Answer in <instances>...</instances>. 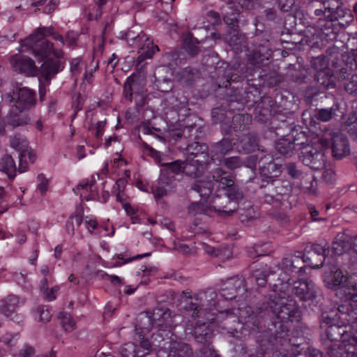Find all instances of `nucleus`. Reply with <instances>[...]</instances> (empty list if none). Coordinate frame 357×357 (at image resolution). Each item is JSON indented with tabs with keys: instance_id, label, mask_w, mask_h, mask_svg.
<instances>
[{
	"instance_id": "obj_30",
	"label": "nucleus",
	"mask_w": 357,
	"mask_h": 357,
	"mask_svg": "<svg viewBox=\"0 0 357 357\" xmlns=\"http://www.w3.org/2000/svg\"><path fill=\"white\" fill-rule=\"evenodd\" d=\"M212 334V329L206 323L197 324L192 333L195 341L204 345L209 343L208 340L211 338Z\"/></svg>"
},
{
	"instance_id": "obj_3",
	"label": "nucleus",
	"mask_w": 357,
	"mask_h": 357,
	"mask_svg": "<svg viewBox=\"0 0 357 357\" xmlns=\"http://www.w3.org/2000/svg\"><path fill=\"white\" fill-rule=\"evenodd\" d=\"M321 143L322 146L331 148L332 155L335 159H342L350 153L349 140L338 128L324 127Z\"/></svg>"
},
{
	"instance_id": "obj_23",
	"label": "nucleus",
	"mask_w": 357,
	"mask_h": 357,
	"mask_svg": "<svg viewBox=\"0 0 357 357\" xmlns=\"http://www.w3.org/2000/svg\"><path fill=\"white\" fill-rule=\"evenodd\" d=\"M227 43L235 52H249L247 38L236 30L230 31L227 37Z\"/></svg>"
},
{
	"instance_id": "obj_57",
	"label": "nucleus",
	"mask_w": 357,
	"mask_h": 357,
	"mask_svg": "<svg viewBox=\"0 0 357 357\" xmlns=\"http://www.w3.org/2000/svg\"><path fill=\"white\" fill-rule=\"evenodd\" d=\"M344 357H357V344L350 342L349 339L342 341Z\"/></svg>"
},
{
	"instance_id": "obj_20",
	"label": "nucleus",
	"mask_w": 357,
	"mask_h": 357,
	"mask_svg": "<svg viewBox=\"0 0 357 357\" xmlns=\"http://www.w3.org/2000/svg\"><path fill=\"white\" fill-rule=\"evenodd\" d=\"M186 153L193 158H197L195 160L199 164H204L208 161L210 158V152L208 153V147L205 143H199L194 142L189 144L186 148Z\"/></svg>"
},
{
	"instance_id": "obj_44",
	"label": "nucleus",
	"mask_w": 357,
	"mask_h": 357,
	"mask_svg": "<svg viewBox=\"0 0 357 357\" xmlns=\"http://www.w3.org/2000/svg\"><path fill=\"white\" fill-rule=\"evenodd\" d=\"M273 273L269 268H264L262 270L255 269L252 271V278L255 280L259 287H264L267 283V277Z\"/></svg>"
},
{
	"instance_id": "obj_25",
	"label": "nucleus",
	"mask_w": 357,
	"mask_h": 357,
	"mask_svg": "<svg viewBox=\"0 0 357 357\" xmlns=\"http://www.w3.org/2000/svg\"><path fill=\"white\" fill-rule=\"evenodd\" d=\"M314 80L319 90L321 91L333 89L336 86L333 74L331 69L318 70L314 75Z\"/></svg>"
},
{
	"instance_id": "obj_11",
	"label": "nucleus",
	"mask_w": 357,
	"mask_h": 357,
	"mask_svg": "<svg viewBox=\"0 0 357 357\" xmlns=\"http://www.w3.org/2000/svg\"><path fill=\"white\" fill-rule=\"evenodd\" d=\"M305 252L307 254L306 257L307 260L314 261L316 257L319 258V264L312 262V266L317 268L326 266L329 270L333 271V268H331V261H334V259L328 257L330 252L328 246L326 247L319 244H313L311 245L310 250H305Z\"/></svg>"
},
{
	"instance_id": "obj_8",
	"label": "nucleus",
	"mask_w": 357,
	"mask_h": 357,
	"mask_svg": "<svg viewBox=\"0 0 357 357\" xmlns=\"http://www.w3.org/2000/svg\"><path fill=\"white\" fill-rule=\"evenodd\" d=\"M291 292L301 301H310L317 298L318 289L311 280L302 279L293 283Z\"/></svg>"
},
{
	"instance_id": "obj_37",
	"label": "nucleus",
	"mask_w": 357,
	"mask_h": 357,
	"mask_svg": "<svg viewBox=\"0 0 357 357\" xmlns=\"http://www.w3.org/2000/svg\"><path fill=\"white\" fill-rule=\"evenodd\" d=\"M273 100L270 97H264L261 100L257 102L255 111L262 117L261 120L266 119L271 114V107Z\"/></svg>"
},
{
	"instance_id": "obj_43",
	"label": "nucleus",
	"mask_w": 357,
	"mask_h": 357,
	"mask_svg": "<svg viewBox=\"0 0 357 357\" xmlns=\"http://www.w3.org/2000/svg\"><path fill=\"white\" fill-rule=\"evenodd\" d=\"M199 41L191 34L186 36L183 40V47L185 51L191 56H195L199 52V47L197 46Z\"/></svg>"
},
{
	"instance_id": "obj_15",
	"label": "nucleus",
	"mask_w": 357,
	"mask_h": 357,
	"mask_svg": "<svg viewBox=\"0 0 357 357\" xmlns=\"http://www.w3.org/2000/svg\"><path fill=\"white\" fill-rule=\"evenodd\" d=\"M267 169L268 174H264L266 178H274L280 176L281 172L284 171L289 176L292 178H298L302 176V172L298 169L296 164L289 162L284 164L283 166H278L275 163L270 162L268 163Z\"/></svg>"
},
{
	"instance_id": "obj_40",
	"label": "nucleus",
	"mask_w": 357,
	"mask_h": 357,
	"mask_svg": "<svg viewBox=\"0 0 357 357\" xmlns=\"http://www.w3.org/2000/svg\"><path fill=\"white\" fill-rule=\"evenodd\" d=\"M334 9L333 10H328L329 11V14L327 15V19L330 22L337 21L340 19L345 17L347 15H348V17L351 20L353 19L352 16V12L349 10L345 9L343 8L342 2L340 3V6L336 7H333Z\"/></svg>"
},
{
	"instance_id": "obj_62",
	"label": "nucleus",
	"mask_w": 357,
	"mask_h": 357,
	"mask_svg": "<svg viewBox=\"0 0 357 357\" xmlns=\"http://www.w3.org/2000/svg\"><path fill=\"white\" fill-rule=\"evenodd\" d=\"M38 315L39 321L46 323L49 321L52 317V314L47 307L38 306L36 310Z\"/></svg>"
},
{
	"instance_id": "obj_46",
	"label": "nucleus",
	"mask_w": 357,
	"mask_h": 357,
	"mask_svg": "<svg viewBox=\"0 0 357 357\" xmlns=\"http://www.w3.org/2000/svg\"><path fill=\"white\" fill-rule=\"evenodd\" d=\"M229 4L230 5L228 7L229 11H227L225 13L223 20L226 24L235 26L237 25L238 23L239 10L236 6L233 5V3H229Z\"/></svg>"
},
{
	"instance_id": "obj_14",
	"label": "nucleus",
	"mask_w": 357,
	"mask_h": 357,
	"mask_svg": "<svg viewBox=\"0 0 357 357\" xmlns=\"http://www.w3.org/2000/svg\"><path fill=\"white\" fill-rule=\"evenodd\" d=\"M331 66L334 68V73L339 82H343L349 79L351 76V72L354 68L350 64H347L344 61V54L332 56Z\"/></svg>"
},
{
	"instance_id": "obj_50",
	"label": "nucleus",
	"mask_w": 357,
	"mask_h": 357,
	"mask_svg": "<svg viewBox=\"0 0 357 357\" xmlns=\"http://www.w3.org/2000/svg\"><path fill=\"white\" fill-rule=\"evenodd\" d=\"M59 318L61 319V326L66 331L71 332L75 329V322L70 314L61 312Z\"/></svg>"
},
{
	"instance_id": "obj_56",
	"label": "nucleus",
	"mask_w": 357,
	"mask_h": 357,
	"mask_svg": "<svg viewBox=\"0 0 357 357\" xmlns=\"http://www.w3.org/2000/svg\"><path fill=\"white\" fill-rule=\"evenodd\" d=\"M298 261L299 259H295L292 256L285 257L282 260V268L285 271L294 272L297 268H299L298 266Z\"/></svg>"
},
{
	"instance_id": "obj_51",
	"label": "nucleus",
	"mask_w": 357,
	"mask_h": 357,
	"mask_svg": "<svg viewBox=\"0 0 357 357\" xmlns=\"http://www.w3.org/2000/svg\"><path fill=\"white\" fill-rule=\"evenodd\" d=\"M344 90L351 96L357 98V73L351 75L349 79L344 80Z\"/></svg>"
},
{
	"instance_id": "obj_54",
	"label": "nucleus",
	"mask_w": 357,
	"mask_h": 357,
	"mask_svg": "<svg viewBox=\"0 0 357 357\" xmlns=\"http://www.w3.org/2000/svg\"><path fill=\"white\" fill-rule=\"evenodd\" d=\"M82 222V216L79 214H75L70 216L66 223V231L68 234L74 235L75 227H79Z\"/></svg>"
},
{
	"instance_id": "obj_48",
	"label": "nucleus",
	"mask_w": 357,
	"mask_h": 357,
	"mask_svg": "<svg viewBox=\"0 0 357 357\" xmlns=\"http://www.w3.org/2000/svg\"><path fill=\"white\" fill-rule=\"evenodd\" d=\"M336 317L337 314H334L333 312H322L319 319L321 328L326 330V328H328L331 325H334L338 322V319Z\"/></svg>"
},
{
	"instance_id": "obj_18",
	"label": "nucleus",
	"mask_w": 357,
	"mask_h": 357,
	"mask_svg": "<svg viewBox=\"0 0 357 357\" xmlns=\"http://www.w3.org/2000/svg\"><path fill=\"white\" fill-rule=\"evenodd\" d=\"M234 143L229 138H223L220 141L211 145L210 150V158L211 160L221 161L224 157L232 151Z\"/></svg>"
},
{
	"instance_id": "obj_16",
	"label": "nucleus",
	"mask_w": 357,
	"mask_h": 357,
	"mask_svg": "<svg viewBox=\"0 0 357 357\" xmlns=\"http://www.w3.org/2000/svg\"><path fill=\"white\" fill-rule=\"evenodd\" d=\"M337 263L338 262L331 261V268H333V271H330L331 273H333V276L330 281L327 282V287L330 289H335L342 284L348 282L347 278L350 275L347 272V269H349L348 267L342 268V261L340 266H337Z\"/></svg>"
},
{
	"instance_id": "obj_7",
	"label": "nucleus",
	"mask_w": 357,
	"mask_h": 357,
	"mask_svg": "<svg viewBox=\"0 0 357 357\" xmlns=\"http://www.w3.org/2000/svg\"><path fill=\"white\" fill-rule=\"evenodd\" d=\"M299 158L301 162L312 169H319L325 164V153L321 146L313 144H301Z\"/></svg>"
},
{
	"instance_id": "obj_61",
	"label": "nucleus",
	"mask_w": 357,
	"mask_h": 357,
	"mask_svg": "<svg viewBox=\"0 0 357 357\" xmlns=\"http://www.w3.org/2000/svg\"><path fill=\"white\" fill-rule=\"evenodd\" d=\"M328 62L324 55H320L317 57L313 58L311 61V66L317 72L318 70H324V69H329L327 68Z\"/></svg>"
},
{
	"instance_id": "obj_19",
	"label": "nucleus",
	"mask_w": 357,
	"mask_h": 357,
	"mask_svg": "<svg viewBox=\"0 0 357 357\" xmlns=\"http://www.w3.org/2000/svg\"><path fill=\"white\" fill-rule=\"evenodd\" d=\"M29 109H21L17 107L10 106V110L7 116V122L13 128L24 126L30 123Z\"/></svg>"
},
{
	"instance_id": "obj_24",
	"label": "nucleus",
	"mask_w": 357,
	"mask_h": 357,
	"mask_svg": "<svg viewBox=\"0 0 357 357\" xmlns=\"http://www.w3.org/2000/svg\"><path fill=\"white\" fill-rule=\"evenodd\" d=\"M351 248V242L344 234L337 235L335 241L333 243L331 250L332 252L337 255L336 259H334L335 262H342L341 257L347 253Z\"/></svg>"
},
{
	"instance_id": "obj_31",
	"label": "nucleus",
	"mask_w": 357,
	"mask_h": 357,
	"mask_svg": "<svg viewBox=\"0 0 357 357\" xmlns=\"http://www.w3.org/2000/svg\"><path fill=\"white\" fill-rule=\"evenodd\" d=\"M335 295L345 302H357L356 289L349 285L348 282L342 284L335 289Z\"/></svg>"
},
{
	"instance_id": "obj_22",
	"label": "nucleus",
	"mask_w": 357,
	"mask_h": 357,
	"mask_svg": "<svg viewBox=\"0 0 357 357\" xmlns=\"http://www.w3.org/2000/svg\"><path fill=\"white\" fill-rule=\"evenodd\" d=\"M338 313L336 314L340 323L347 326L357 322V312L350 302H345L337 307Z\"/></svg>"
},
{
	"instance_id": "obj_35",
	"label": "nucleus",
	"mask_w": 357,
	"mask_h": 357,
	"mask_svg": "<svg viewBox=\"0 0 357 357\" xmlns=\"http://www.w3.org/2000/svg\"><path fill=\"white\" fill-rule=\"evenodd\" d=\"M214 185L211 180H196L192 189L197 191L202 197H208L213 191Z\"/></svg>"
},
{
	"instance_id": "obj_59",
	"label": "nucleus",
	"mask_w": 357,
	"mask_h": 357,
	"mask_svg": "<svg viewBox=\"0 0 357 357\" xmlns=\"http://www.w3.org/2000/svg\"><path fill=\"white\" fill-rule=\"evenodd\" d=\"M137 346L131 342L124 344L120 349V354L122 357H136Z\"/></svg>"
},
{
	"instance_id": "obj_21",
	"label": "nucleus",
	"mask_w": 357,
	"mask_h": 357,
	"mask_svg": "<svg viewBox=\"0 0 357 357\" xmlns=\"http://www.w3.org/2000/svg\"><path fill=\"white\" fill-rule=\"evenodd\" d=\"M339 321L335 324L334 325H331L328 328H326L324 335L325 337H322V339L326 340L328 342H335L339 340L344 341V340H347V336H349V333L347 330L348 326L340 323Z\"/></svg>"
},
{
	"instance_id": "obj_58",
	"label": "nucleus",
	"mask_w": 357,
	"mask_h": 357,
	"mask_svg": "<svg viewBox=\"0 0 357 357\" xmlns=\"http://www.w3.org/2000/svg\"><path fill=\"white\" fill-rule=\"evenodd\" d=\"M11 146L20 151V153L28 147L26 140L20 135H15L10 140Z\"/></svg>"
},
{
	"instance_id": "obj_12",
	"label": "nucleus",
	"mask_w": 357,
	"mask_h": 357,
	"mask_svg": "<svg viewBox=\"0 0 357 357\" xmlns=\"http://www.w3.org/2000/svg\"><path fill=\"white\" fill-rule=\"evenodd\" d=\"M10 63L14 70L28 76L36 75L38 73L34 61L28 56L16 54L12 56Z\"/></svg>"
},
{
	"instance_id": "obj_17",
	"label": "nucleus",
	"mask_w": 357,
	"mask_h": 357,
	"mask_svg": "<svg viewBox=\"0 0 357 357\" xmlns=\"http://www.w3.org/2000/svg\"><path fill=\"white\" fill-rule=\"evenodd\" d=\"M59 58L49 59L44 61L40 67V77L39 78L40 82L43 84H49L50 79L57 74L61 68V61Z\"/></svg>"
},
{
	"instance_id": "obj_32",
	"label": "nucleus",
	"mask_w": 357,
	"mask_h": 357,
	"mask_svg": "<svg viewBox=\"0 0 357 357\" xmlns=\"http://www.w3.org/2000/svg\"><path fill=\"white\" fill-rule=\"evenodd\" d=\"M296 145L300 144L291 139L282 138L275 142V149L279 154L288 157L293 154Z\"/></svg>"
},
{
	"instance_id": "obj_64",
	"label": "nucleus",
	"mask_w": 357,
	"mask_h": 357,
	"mask_svg": "<svg viewBox=\"0 0 357 357\" xmlns=\"http://www.w3.org/2000/svg\"><path fill=\"white\" fill-rule=\"evenodd\" d=\"M199 352L201 357H220L216 351L210 345V343L203 345Z\"/></svg>"
},
{
	"instance_id": "obj_53",
	"label": "nucleus",
	"mask_w": 357,
	"mask_h": 357,
	"mask_svg": "<svg viewBox=\"0 0 357 357\" xmlns=\"http://www.w3.org/2000/svg\"><path fill=\"white\" fill-rule=\"evenodd\" d=\"M298 187L303 191L304 193L316 195L317 191V183L316 180H303Z\"/></svg>"
},
{
	"instance_id": "obj_39",
	"label": "nucleus",
	"mask_w": 357,
	"mask_h": 357,
	"mask_svg": "<svg viewBox=\"0 0 357 357\" xmlns=\"http://www.w3.org/2000/svg\"><path fill=\"white\" fill-rule=\"evenodd\" d=\"M252 121V116L248 114H237L232 118V125L231 128L234 132L243 130L245 126Z\"/></svg>"
},
{
	"instance_id": "obj_52",
	"label": "nucleus",
	"mask_w": 357,
	"mask_h": 357,
	"mask_svg": "<svg viewBox=\"0 0 357 357\" xmlns=\"http://www.w3.org/2000/svg\"><path fill=\"white\" fill-rule=\"evenodd\" d=\"M341 261H343L342 268L348 267L349 269H351L357 264V251L350 250L341 257Z\"/></svg>"
},
{
	"instance_id": "obj_4",
	"label": "nucleus",
	"mask_w": 357,
	"mask_h": 357,
	"mask_svg": "<svg viewBox=\"0 0 357 357\" xmlns=\"http://www.w3.org/2000/svg\"><path fill=\"white\" fill-rule=\"evenodd\" d=\"M5 100L10 106L29 110L35 107L37 102L36 92L22 84H16L12 92L6 93Z\"/></svg>"
},
{
	"instance_id": "obj_38",
	"label": "nucleus",
	"mask_w": 357,
	"mask_h": 357,
	"mask_svg": "<svg viewBox=\"0 0 357 357\" xmlns=\"http://www.w3.org/2000/svg\"><path fill=\"white\" fill-rule=\"evenodd\" d=\"M202 164L183 161L182 174L186 176L198 178L202 174Z\"/></svg>"
},
{
	"instance_id": "obj_13",
	"label": "nucleus",
	"mask_w": 357,
	"mask_h": 357,
	"mask_svg": "<svg viewBox=\"0 0 357 357\" xmlns=\"http://www.w3.org/2000/svg\"><path fill=\"white\" fill-rule=\"evenodd\" d=\"M272 55L271 49L264 45H259L256 49L247 54L248 64L259 68L261 65L268 63Z\"/></svg>"
},
{
	"instance_id": "obj_60",
	"label": "nucleus",
	"mask_w": 357,
	"mask_h": 357,
	"mask_svg": "<svg viewBox=\"0 0 357 357\" xmlns=\"http://www.w3.org/2000/svg\"><path fill=\"white\" fill-rule=\"evenodd\" d=\"M288 180H282V185L276 187L277 197H280V199L284 203L289 197V192L291 190V186L289 185Z\"/></svg>"
},
{
	"instance_id": "obj_42",
	"label": "nucleus",
	"mask_w": 357,
	"mask_h": 357,
	"mask_svg": "<svg viewBox=\"0 0 357 357\" xmlns=\"http://www.w3.org/2000/svg\"><path fill=\"white\" fill-rule=\"evenodd\" d=\"M213 211L211 204L208 206L204 202H192L188 208V213L191 215H196L198 214H206Z\"/></svg>"
},
{
	"instance_id": "obj_29",
	"label": "nucleus",
	"mask_w": 357,
	"mask_h": 357,
	"mask_svg": "<svg viewBox=\"0 0 357 357\" xmlns=\"http://www.w3.org/2000/svg\"><path fill=\"white\" fill-rule=\"evenodd\" d=\"M20 304V298L15 295H8L0 300V312L10 317L16 312Z\"/></svg>"
},
{
	"instance_id": "obj_49",
	"label": "nucleus",
	"mask_w": 357,
	"mask_h": 357,
	"mask_svg": "<svg viewBox=\"0 0 357 357\" xmlns=\"http://www.w3.org/2000/svg\"><path fill=\"white\" fill-rule=\"evenodd\" d=\"M226 98L229 102H238L243 104V93L242 89H226Z\"/></svg>"
},
{
	"instance_id": "obj_36",
	"label": "nucleus",
	"mask_w": 357,
	"mask_h": 357,
	"mask_svg": "<svg viewBox=\"0 0 357 357\" xmlns=\"http://www.w3.org/2000/svg\"><path fill=\"white\" fill-rule=\"evenodd\" d=\"M0 171L5 172L9 178H14L16 172L18 171L10 155H6L1 158L0 161Z\"/></svg>"
},
{
	"instance_id": "obj_41",
	"label": "nucleus",
	"mask_w": 357,
	"mask_h": 357,
	"mask_svg": "<svg viewBox=\"0 0 357 357\" xmlns=\"http://www.w3.org/2000/svg\"><path fill=\"white\" fill-rule=\"evenodd\" d=\"M322 344L325 346L329 357H344L342 342L339 344L335 342L329 343L322 339Z\"/></svg>"
},
{
	"instance_id": "obj_34",
	"label": "nucleus",
	"mask_w": 357,
	"mask_h": 357,
	"mask_svg": "<svg viewBox=\"0 0 357 357\" xmlns=\"http://www.w3.org/2000/svg\"><path fill=\"white\" fill-rule=\"evenodd\" d=\"M203 249L209 255L213 257L220 258L222 260L229 259L231 255V252L228 247L218 246L212 247L206 243L202 244Z\"/></svg>"
},
{
	"instance_id": "obj_63",
	"label": "nucleus",
	"mask_w": 357,
	"mask_h": 357,
	"mask_svg": "<svg viewBox=\"0 0 357 357\" xmlns=\"http://www.w3.org/2000/svg\"><path fill=\"white\" fill-rule=\"evenodd\" d=\"M225 165L229 169H234L242 166L243 161L238 156L229 157L224 159Z\"/></svg>"
},
{
	"instance_id": "obj_6",
	"label": "nucleus",
	"mask_w": 357,
	"mask_h": 357,
	"mask_svg": "<svg viewBox=\"0 0 357 357\" xmlns=\"http://www.w3.org/2000/svg\"><path fill=\"white\" fill-rule=\"evenodd\" d=\"M22 46L30 50L34 56L42 61L50 55L61 58L62 51L54 48V44L48 40L37 38L36 35H30L22 41Z\"/></svg>"
},
{
	"instance_id": "obj_27",
	"label": "nucleus",
	"mask_w": 357,
	"mask_h": 357,
	"mask_svg": "<svg viewBox=\"0 0 357 357\" xmlns=\"http://www.w3.org/2000/svg\"><path fill=\"white\" fill-rule=\"evenodd\" d=\"M258 147V137L254 132L244 135L238 141V149L239 152L250 153L255 151Z\"/></svg>"
},
{
	"instance_id": "obj_47",
	"label": "nucleus",
	"mask_w": 357,
	"mask_h": 357,
	"mask_svg": "<svg viewBox=\"0 0 357 357\" xmlns=\"http://www.w3.org/2000/svg\"><path fill=\"white\" fill-rule=\"evenodd\" d=\"M345 127L351 137L357 142V113L351 114L345 122Z\"/></svg>"
},
{
	"instance_id": "obj_33",
	"label": "nucleus",
	"mask_w": 357,
	"mask_h": 357,
	"mask_svg": "<svg viewBox=\"0 0 357 357\" xmlns=\"http://www.w3.org/2000/svg\"><path fill=\"white\" fill-rule=\"evenodd\" d=\"M183 161L177 160L170 162L161 163L160 174L163 176L174 177L182 173Z\"/></svg>"
},
{
	"instance_id": "obj_55",
	"label": "nucleus",
	"mask_w": 357,
	"mask_h": 357,
	"mask_svg": "<svg viewBox=\"0 0 357 357\" xmlns=\"http://www.w3.org/2000/svg\"><path fill=\"white\" fill-rule=\"evenodd\" d=\"M318 2H311L309 7L310 9L312 10V18L314 17V15L316 17H319V22H325V19H327V15L329 14V11L324 8V6H322V8H316V3Z\"/></svg>"
},
{
	"instance_id": "obj_26",
	"label": "nucleus",
	"mask_w": 357,
	"mask_h": 357,
	"mask_svg": "<svg viewBox=\"0 0 357 357\" xmlns=\"http://www.w3.org/2000/svg\"><path fill=\"white\" fill-rule=\"evenodd\" d=\"M151 319L153 324L159 327L166 328L171 327L173 324L172 312L169 309L165 311L160 308L153 310Z\"/></svg>"
},
{
	"instance_id": "obj_1",
	"label": "nucleus",
	"mask_w": 357,
	"mask_h": 357,
	"mask_svg": "<svg viewBox=\"0 0 357 357\" xmlns=\"http://www.w3.org/2000/svg\"><path fill=\"white\" fill-rule=\"evenodd\" d=\"M285 295V293L275 292L255 311L247 306L238 309L236 313L229 310L220 312L217 319L220 322L225 321L221 327L227 331H237L236 324H241L248 331L259 332L264 325L266 329L258 338L261 347L266 349L287 347L289 345V331L284 323L298 321L301 312L296 301L288 300Z\"/></svg>"
},
{
	"instance_id": "obj_45",
	"label": "nucleus",
	"mask_w": 357,
	"mask_h": 357,
	"mask_svg": "<svg viewBox=\"0 0 357 357\" xmlns=\"http://www.w3.org/2000/svg\"><path fill=\"white\" fill-rule=\"evenodd\" d=\"M19 158L20 165L18 167V172L22 173L26 172L28 167L26 162H24V159L26 160L28 158L30 162L33 163L36 160V155L33 151L29 150V149L26 148L19 154Z\"/></svg>"
},
{
	"instance_id": "obj_9",
	"label": "nucleus",
	"mask_w": 357,
	"mask_h": 357,
	"mask_svg": "<svg viewBox=\"0 0 357 357\" xmlns=\"http://www.w3.org/2000/svg\"><path fill=\"white\" fill-rule=\"evenodd\" d=\"M246 291L245 278L236 275L226 280L221 289V296L226 300H232L238 296H243Z\"/></svg>"
},
{
	"instance_id": "obj_28",
	"label": "nucleus",
	"mask_w": 357,
	"mask_h": 357,
	"mask_svg": "<svg viewBox=\"0 0 357 357\" xmlns=\"http://www.w3.org/2000/svg\"><path fill=\"white\" fill-rule=\"evenodd\" d=\"M169 357H194V353L188 344L173 342L169 348Z\"/></svg>"
},
{
	"instance_id": "obj_10",
	"label": "nucleus",
	"mask_w": 357,
	"mask_h": 357,
	"mask_svg": "<svg viewBox=\"0 0 357 357\" xmlns=\"http://www.w3.org/2000/svg\"><path fill=\"white\" fill-rule=\"evenodd\" d=\"M153 77V84L157 90L167 93L173 89V72L169 68L160 66L156 68Z\"/></svg>"
},
{
	"instance_id": "obj_2",
	"label": "nucleus",
	"mask_w": 357,
	"mask_h": 357,
	"mask_svg": "<svg viewBox=\"0 0 357 357\" xmlns=\"http://www.w3.org/2000/svg\"><path fill=\"white\" fill-rule=\"evenodd\" d=\"M225 181L218 183L217 194L210 202L213 211L221 217L233 215L238 208L239 202L244 197L243 191L234 180Z\"/></svg>"
},
{
	"instance_id": "obj_5",
	"label": "nucleus",
	"mask_w": 357,
	"mask_h": 357,
	"mask_svg": "<svg viewBox=\"0 0 357 357\" xmlns=\"http://www.w3.org/2000/svg\"><path fill=\"white\" fill-rule=\"evenodd\" d=\"M135 29L137 28L129 29L123 33V37L128 41L132 40L142 50L137 59V68L142 70L143 68L142 63L146 59L151 58L154 53L159 50V48L157 45H154L149 38H146L145 33Z\"/></svg>"
}]
</instances>
